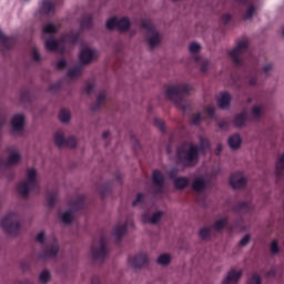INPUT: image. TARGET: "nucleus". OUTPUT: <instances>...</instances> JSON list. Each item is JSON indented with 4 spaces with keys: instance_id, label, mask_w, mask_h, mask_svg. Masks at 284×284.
Listing matches in <instances>:
<instances>
[{
    "instance_id": "1",
    "label": "nucleus",
    "mask_w": 284,
    "mask_h": 284,
    "mask_svg": "<svg viewBox=\"0 0 284 284\" xmlns=\"http://www.w3.org/2000/svg\"><path fill=\"white\" fill-rule=\"evenodd\" d=\"M207 150H210V140L205 138H200V145L191 144L187 150L181 145L176 149V163L182 168H194L199 163L201 154L205 155Z\"/></svg>"
},
{
    "instance_id": "2",
    "label": "nucleus",
    "mask_w": 284,
    "mask_h": 284,
    "mask_svg": "<svg viewBox=\"0 0 284 284\" xmlns=\"http://www.w3.org/2000/svg\"><path fill=\"white\" fill-rule=\"evenodd\" d=\"M190 90H192L190 84H175L166 89V97L170 101L175 103V105H182L183 97H187V94H190Z\"/></svg>"
},
{
    "instance_id": "3",
    "label": "nucleus",
    "mask_w": 284,
    "mask_h": 284,
    "mask_svg": "<svg viewBox=\"0 0 284 284\" xmlns=\"http://www.w3.org/2000/svg\"><path fill=\"white\" fill-rule=\"evenodd\" d=\"M27 181L20 182L18 184V192L21 196H28L30 194V190L32 192H39V182L37 181V170L29 169L27 171Z\"/></svg>"
},
{
    "instance_id": "4",
    "label": "nucleus",
    "mask_w": 284,
    "mask_h": 284,
    "mask_svg": "<svg viewBox=\"0 0 284 284\" xmlns=\"http://www.w3.org/2000/svg\"><path fill=\"white\" fill-rule=\"evenodd\" d=\"M1 227L7 234H19L21 227L19 215L17 213H8L1 221Z\"/></svg>"
},
{
    "instance_id": "5",
    "label": "nucleus",
    "mask_w": 284,
    "mask_h": 284,
    "mask_svg": "<svg viewBox=\"0 0 284 284\" xmlns=\"http://www.w3.org/2000/svg\"><path fill=\"white\" fill-rule=\"evenodd\" d=\"M248 47L250 42L247 40H242L239 41L236 47L230 51L229 57L236 68H241V65H243V54L247 52Z\"/></svg>"
},
{
    "instance_id": "6",
    "label": "nucleus",
    "mask_w": 284,
    "mask_h": 284,
    "mask_svg": "<svg viewBox=\"0 0 284 284\" xmlns=\"http://www.w3.org/2000/svg\"><path fill=\"white\" fill-rule=\"evenodd\" d=\"M91 254L94 261H105L108 256V240L105 236H101L99 240V244H92L91 246Z\"/></svg>"
},
{
    "instance_id": "7",
    "label": "nucleus",
    "mask_w": 284,
    "mask_h": 284,
    "mask_svg": "<svg viewBox=\"0 0 284 284\" xmlns=\"http://www.w3.org/2000/svg\"><path fill=\"white\" fill-rule=\"evenodd\" d=\"M141 28H143L145 31H148L149 39L148 43L150 48H156L159 43H161V38L159 37V32L154 30V27L149 20H142Z\"/></svg>"
},
{
    "instance_id": "8",
    "label": "nucleus",
    "mask_w": 284,
    "mask_h": 284,
    "mask_svg": "<svg viewBox=\"0 0 284 284\" xmlns=\"http://www.w3.org/2000/svg\"><path fill=\"white\" fill-rule=\"evenodd\" d=\"M53 139L58 148H77V138H65L61 131L55 132Z\"/></svg>"
},
{
    "instance_id": "9",
    "label": "nucleus",
    "mask_w": 284,
    "mask_h": 284,
    "mask_svg": "<svg viewBox=\"0 0 284 284\" xmlns=\"http://www.w3.org/2000/svg\"><path fill=\"white\" fill-rule=\"evenodd\" d=\"M129 265H131L133 270H141V267L148 265V254L139 253L134 256H130Z\"/></svg>"
},
{
    "instance_id": "10",
    "label": "nucleus",
    "mask_w": 284,
    "mask_h": 284,
    "mask_svg": "<svg viewBox=\"0 0 284 284\" xmlns=\"http://www.w3.org/2000/svg\"><path fill=\"white\" fill-rule=\"evenodd\" d=\"M230 185L233 190H243L247 185V179H245L241 172L233 173L230 178Z\"/></svg>"
},
{
    "instance_id": "11",
    "label": "nucleus",
    "mask_w": 284,
    "mask_h": 284,
    "mask_svg": "<svg viewBox=\"0 0 284 284\" xmlns=\"http://www.w3.org/2000/svg\"><path fill=\"white\" fill-rule=\"evenodd\" d=\"M152 182L158 187L154 191V194H163V184L165 183V176L163 175V172L154 170L152 173Z\"/></svg>"
},
{
    "instance_id": "12",
    "label": "nucleus",
    "mask_w": 284,
    "mask_h": 284,
    "mask_svg": "<svg viewBox=\"0 0 284 284\" xmlns=\"http://www.w3.org/2000/svg\"><path fill=\"white\" fill-rule=\"evenodd\" d=\"M97 57H99L97 54V50L87 48L80 52L79 59H80V62L82 63V65H88L89 63H92V61H94V59H97Z\"/></svg>"
},
{
    "instance_id": "13",
    "label": "nucleus",
    "mask_w": 284,
    "mask_h": 284,
    "mask_svg": "<svg viewBox=\"0 0 284 284\" xmlns=\"http://www.w3.org/2000/svg\"><path fill=\"white\" fill-rule=\"evenodd\" d=\"M59 254V244L57 243V239H53V243L52 245L42 251L40 254H39V258L41 261H48V258H54V256H57Z\"/></svg>"
},
{
    "instance_id": "14",
    "label": "nucleus",
    "mask_w": 284,
    "mask_h": 284,
    "mask_svg": "<svg viewBox=\"0 0 284 284\" xmlns=\"http://www.w3.org/2000/svg\"><path fill=\"white\" fill-rule=\"evenodd\" d=\"M253 210L254 205H252V202L240 201L233 206V212L235 214H251Z\"/></svg>"
},
{
    "instance_id": "15",
    "label": "nucleus",
    "mask_w": 284,
    "mask_h": 284,
    "mask_svg": "<svg viewBox=\"0 0 284 284\" xmlns=\"http://www.w3.org/2000/svg\"><path fill=\"white\" fill-rule=\"evenodd\" d=\"M243 276V271H236L232 268L226 277L223 280L222 284H236L239 281H241V277Z\"/></svg>"
},
{
    "instance_id": "16",
    "label": "nucleus",
    "mask_w": 284,
    "mask_h": 284,
    "mask_svg": "<svg viewBox=\"0 0 284 284\" xmlns=\"http://www.w3.org/2000/svg\"><path fill=\"white\" fill-rule=\"evenodd\" d=\"M11 125L14 132H21L26 125V118L23 114H16L11 120Z\"/></svg>"
},
{
    "instance_id": "17",
    "label": "nucleus",
    "mask_w": 284,
    "mask_h": 284,
    "mask_svg": "<svg viewBox=\"0 0 284 284\" xmlns=\"http://www.w3.org/2000/svg\"><path fill=\"white\" fill-rule=\"evenodd\" d=\"M21 161V155L19 153H11L8 160L0 159V168L4 165V168H10L11 165H17Z\"/></svg>"
},
{
    "instance_id": "18",
    "label": "nucleus",
    "mask_w": 284,
    "mask_h": 284,
    "mask_svg": "<svg viewBox=\"0 0 284 284\" xmlns=\"http://www.w3.org/2000/svg\"><path fill=\"white\" fill-rule=\"evenodd\" d=\"M231 101H232V95H230V93L227 92H224L217 99V105L219 108H221V110H226V108H230Z\"/></svg>"
},
{
    "instance_id": "19",
    "label": "nucleus",
    "mask_w": 284,
    "mask_h": 284,
    "mask_svg": "<svg viewBox=\"0 0 284 284\" xmlns=\"http://www.w3.org/2000/svg\"><path fill=\"white\" fill-rule=\"evenodd\" d=\"M128 232V223L124 224H118L113 229V235L116 239V241L120 243L121 239H123V235Z\"/></svg>"
},
{
    "instance_id": "20",
    "label": "nucleus",
    "mask_w": 284,
    "mask_h": 284,
    "mask_svg": "<svg viewBox=\"0 0 284 284\" xmlns=\"http://www.w3.org/2000/svg\"><path fill=\"white\" fill-rule=\"evenodd\" d=\"M162 217H163V212L160 211V212H155L151 219H150V215L143 214L142 221L143 223H152L153 225H156V223H159V221H161Z\"/></svg>"
},
{
    "instance_id": "21",
    "label": "nucleus",
    "mask_w": 284,
    "mask_h": 284,
    "mask_svg": "<svg viewBox=\"0 0 284 284\" xmlns=\"http://www.w3.org/2000/svg\"><path fill=\"white\" fill-rule=\"evenodd\" d=\"M192 190L194 192H204V190H207V183L203 178H197L192 182Z\"/></svg>"
},
{
    "instance_id": "22",
    "label": "nucleus",
    "mask_w": 284,
    "mask_h": 284,
    "mask_svg": "<svg viewBox=\"0 0 284 284\" xmlns=\"http://www.w3.org/2000/svg\"><path fill=\"white\" fill-rule=\"evenodd\" d=\"M54 1L52 0H42L41 11L44 14H54Z\"/></svg>"
},
{
    "instance_id": "23",
    "label": "nucleus",
    "mask_w": 284,
    "mask_h": 284,
    "mask_svg": "<svg viewBox=\"0 0 284 284\" xmlns=\"http://www.w3.org/2000/svg\"><path fill=\"white\" fill-rule=\"evenodd\" d=\"M72 210L79 211L85 207V195H79L74 201L70 202Z\"/></svg>"
},
{
    "instance_id": "24",
    "label": "nucleus",
    "mask_w": 284,
    "mask_h": 284,
    "mask_svg": "<svg viewBox=\"0 0 284 284\" xmlns=\"http://www.w3.org/2000/svg\"><path fill=\"white\" fill-rule=\"evenodd\" d=\"M92 14L87 13L82 16L81 22H80V28L81 30H90L92 28Z\"/></svg>"
},
{
    "instance_id": "25",
    "label": "nucleus",
    "mask_w": 284,
    "mask_h": 284,
    "mask_svg": "<svg viewBox=\"0 0 284 284\" xmlns=\"http://www.w3.org/2000/svg\"><path fill=\"white\" fill-rule=\"evenodd\" d=\"M227 143L231 150H239L242 143L241 135L239 134L231 135L227 140Z\"/></svg>"
},
{
    "instance_id": "26",
    "label": "nucleus",
    "mask_w": 284,
    "mask_h": 284,
    "mask_svg": "<svg viewBox=\"0 0 284 284\" xmlns=\"http://www.w3.org/2000/svg\"><path fill=\"white\" fill-rule=\"evenodd\" d=\"M176 190H185L190 185V180L185 176H180L173 181Z\"/></svg>"
},
{
    "instance_id": "27",
    "label": "nucleus",
    "mask_w": 284,
    "mask_h": 284,
    "mask_svg": "<svg viewBox=\"0 0 284 284\" xmlns=\"http://www.w3.org/2000/svg\"><path fill=\"white\" fill-rule=\"evenodd\" d=\"M131 23H130V19L124 17L121 19H118V30H120V32H128V30H130Z\"/></svg>"
},
{
    "instance_id": "28",
    "label": "nucleus",
    "mask_w": 284,
    "mask_h": 284,
    "mask_svg": "<svg viewBox=\"0 0 284 284\" xmlns=\"http://www.w3.org/2000/svg\"><path fill=\"white\" fill-rule=\"evenodd\" d=\"M247 123V114L246 113H239L234 118V125L235 128H243Z\"/></svg>"
},
{
    "instance_id": "29",
    "label": "nucleus",
    "mask_w": 284,
    "mask_h": 284,
    "mask_svg": "<svg viewBox=\"0 0 284 284\" xmlns=\"http://www.w3.org/2000/svg\"><path fill=\"white\" fill-rule=\"evenodd\" d=\"M45 48H47V50H49V52H54V51L59 50V41H57V39H54V37L51 36L45 41Z\"/></svg>"
},
{
    "instance_id": "30",
    "label": "nucleus",
    "mask_w": 284,
    "mask_h": 284,
    "mask_svg": "<svg viewBox=\"0 0 284 284\" xmlns=\"http://www.w3.org/2000/svg\"><path fill=\"white\" fill-rule=\"evenodd\" d=\"M102 103H105V93L102 92L98 95L97 98V102L94 104L91 105V110L93 112H99V110H101V105Z\"/></svg>"
},
{
    "instance_id": "31",
    "label": "nucleus",
    "mask_w": 284,
    "mask_h": 284,
    "mask_svg": "<svg viewBox=\"0 0 284 284\" xmlns=\"http://www.w3.org/2000/svg\"><path fill=\"white\" fill-rule=\"evenodd\" d=\"M263 110H265L264 106L254 105L251 110V114L254 119V121H261V116H263Z\"/></svg>"
},
{
    "instance_id": "32",
    "label": "nucleus",
    "mask_w": 284,
    "mask_h": 284,
    "mask_svg": "<svg viewBox=\"0 0 284 284\" xmlns=\"http://www.w3.org/2000/svg\"><path fill=\"white\" fill-rule=\"evenodd\" d=\"M57 196H59V193L57 191H51L47 193L48 207H50V210L54 207V203H57Z\"/></svg>"
},
{
    "instance_id": "33",
    "label": "nucleus",
    "mask_w": 284,
    "mask_h": 284,
    "mask_svg": "<svg viewBox=\"0 0 284 284\" xmlns=\"http://www.w3.org/2000/svg\"><path fill=\"white\" fill-rule=\"evenodd\" d=\"M227 221H229L227 217H223L215 221L213 224V230H215V232H221V230H224V227H227Z\"/></svg>"
},
{
    "instance_id": "34",
    "label": "nucleus",
    "mask_w": 284,
    "mask_h": 284,
    "mask_svg": "<svg viewBox=\"0 0 284 284\" xmlns=\"http://www.w3.org/2000/svg\"><path fill=\"white\" fill-rule=\"evenodd\" d=\"M61 221L65 225H70V223H72V221H74V214L72 213V211L64 212L61 216Z\"/></svg>"
},
{
    "instance_id": "35",
    "label": "nucleus",
    "mask_w": 284,
    "mask_h": 284,
    "mask_svg": "<svg viewBox=\"0 0 284 284\" xmlns=\"http://www.w3.org/2000/svg\"><path fill=\"white\" fill-rule=\"evenodd\" d=\"M67 77L69 79H74L77 77H81V67L77 65L71 68L68 72H67Z\"/></svg>"
},
{
    "instance_id": "36",
    "label": "nucleus",
    "mask_w": 284,
    "mask_h": 284,
    "mask_svg": "<svg viewBox=\"0 0 284 284\" xmlns=\"http://www.w3.org/2000/svg\"><path fill=\"white\" fill-rule=\"evenodd\" d=\"M59 120L61 123H69L70 122V110L62 109L59 113Z\"/></svg>"
},
{
    "instance_id": "37",
    "label": "nucleus",
    "mask_w": 284,
    "mask_h": 284,
    "mask_svg": "<svg viewBox=\"0 0 284 284\" xmlns=\"http://www.w3.org/2000/svg\"><path fill=\"white\" fill-rule=\"evenodd\" d=\"M172 257L169 254H162L158 257L159 265H170Z\"/></svg>"
},
{
    "instance_id": "38",
    "label": "nucleus",
    "mask_w": 284,
    "mask_h": 284,
    "mask_svg": "<svg viewBox=\"0 0 284 284\" xmlns=\"http://www.w3.org/2000/svg\"><path fill=\"white\" fill-rule=\"evenodd\" d=\"M42 32L44 34H57V27L52 23H48L43 27Z\"/></svg>"
},
{
    "instance_id": "39",
    "label": "nucleus",
    "mask_w": 284,
    "mask_h": 284,
    "mask_svg": "<svg viewBox=\"0 0 284 284\" xmlns=\"http://www.w3.org/2000/svg\"><path fill=\"white\" fill-rule=\"evenodd\" d=\"M212 234V231L207 227H202L199 232L200 239H202V241H206V239H210Z\"/></svg>"
},
{
    "instance_id": "40",
    "label": "nucleus",
    "mask_w": 284,
    "mask_h": 284,
    "mask_svg": "<svg viewBox=\"0 0 284 284\" xmlns=\"http://www.w3.org/2000/svg\"><path fill=\"white\" fill-rule=\"evenodd\" d=\"M118 30V18H111L106 21V30Z\"/></svg>"
},
{
    "instance_id": "41",
    "label": "nucleus",
    "mask_w": 284,
    "mask_h": 284,
    "mask_svg": "<svg viewBox=\"0 0 284 284\" xmlns=\"http://www.w3.org/2000/svg\"><path fill=\"white\" fill-rule=\"evenodd\" d=\"M263 281L261 280V275L258 273H255L251 276V278L247 280V284H262Z\"/></svg>"
},
{
    "instance_id": "42",
    "label": "nucleus",
    "mask_w": 284,
    "mask_h": 284,
    "mask_svg": "<svg viewBox=\"0 0 284 284\" xmlns=\"http://www.w3.org/2000/svg\"><path fill=\"white\" fill-rule=\"evenodd\" d=\"M270 250L272 254H278L281 252V248L278 247V241L273 240L271 242Z\"/></svg>"
},
{
    "instance_id": "43",
    "label": "nucleus",
    "mask_w": 284,
    "mask_h": 284,
    "mask_svg": "<svg viewBox=\"0 0 284 284\" xmlns=\"http://www.w3.org/2000/svg\"><path fill=\"white\" fill-rule=\"evenodd\" d=\"M64 39L69 41V43H77V41H79V33H68Z\"/></svg>"
},
{
    "instance_id": "44",
    "label": "nucleus",
    "mask_w": 284,
    "mask_h": 284,
    "mask_svg": "<svg viewBox=\"0 0 284 284\" xmlns=\"http://www.w3.org/2000/svg\"><path fill=\"white\" fill-rule=\"evenodd\" d=\"M189 50L192 54H199L201 52V44L193 42L190 44Z\"/></svg>"
},
{
    "instance_id": "45",
    "label": "nucleus",
    "mask_w": 284,
    "mask_h": 284,
    "mask_svg": "<svg viewBox=\"0 0 284 284\" xmlns=\"http://www.w3.org/2000/svg\"><path fill=\"white\" fill-rule=\"evenodd\" d=\"M154 125L160 130V132H165V122L159 118L154 120Z\"/></svg>"
},
{
    "instance_id": "46",
    "label": "nucleus",
    "mask_w": 284,
    "mask_h": 284,
    "mask_svg": "<svg viewBox=\"0 0 284 284\" xmlns=\"http://www.w3.org/2000/svg\"><path fill=\"white\" fill-rule=\"evenodd\" d=\"M20 99L24 103H30L32 101V97L30 95L29 91H22L21 94H20Z\"/></svg>"
},
{
    "instance_id": "47",
    "label": "nucleus",
    "mask_w": 284,
    "mask_h": 284,
    "mask_svg": "<svg viewBox=\"0 0 284 284\" xmlns=\"http://www.w3.org/2000/svg\"><path fill=\"white\" fill-rule=\"evenodd\" d=\"M191 121L193 125H201V121H203V116L201 115V113H195L192 115Z\"/></svg>"
},
{
    "instance_id": "48",
    "label": "nucleus",
    "mask_w": 284,
    "mask_h": 284,
    "mask_svg": "<svg viewBox=\"0 0 284 284\" xmlns=\"http://www.w3.org/2000/svg\"><path fill=\"white\" fill-rule=\"evenodd\" d=\"M204 112H206V114H209V116L211 119H214L215 114H216V109L212 105H207L204 108Z\"/></svg>"
},
{
    "instance_id": "49",
    "label": "nucleus",
    "mask_w": 284,
    "mask_h": 284,
    "mask_svg": "<svg viewBox=\"0 0 284 284\" xmlns=\"http://www.w3.org/2000/svg\"><path fill=\"white\" fill-rule=\"evenodd\" d=\"M254 12H256V7L251 6L247 8L244 19H252L254 17Z\"/></svg>"
},
{
    "instance_id": "50",
    "label": "nucleus",
    "mask_w": 284,
    "mask_h": 284,
    "mask_svg": "<svg viewBox=\"0 0 284 284\" xmlns=\"http://www.w3.org/2000/svg\"><path fill=\"white\" fill-rule=\"evenodd\" d=\"M250 241H252V235L246 234V235L240 241L241 247H246V245H250Z\"/></svg>"
},
{
    "instance_id": "51",
    "label": "nucleus",
    "mask_w": 284,
    "mask_h": 284,
    "mask_svg": "<svg viewBox=\"0 0 284 284\" xmlns=\"http://www.w3.org/2000/svg\"><path fill=\"white\" fill-rule=\"evenodd\" d=\"M39 278L41 283H48L50 281V273L48 271H43Z\"/></svg>"
},
{
    "instance_id": "52",
    "label": "nucleus",
    "mask_w": 284,
    "mask_h": 284,
    "mask_svg": "<svg viewBox=\"0 0 284 284\" xmlns=\"http://www.w3.org/2000/svg\"><path fill=\"white\" fill-rule=\"evenodd\" d=\"M168 176L169 179H171V181H174V179H178L176 176H179V169L173 168L168 172Z\"/></svg>"
},
{
    "instance_id": "53",
    "label": "nucleus",
    "mask_w": 284,
    "mask_h": 284,
    "mask_svg": "<svg viewBox=\"0 0 284 284\" xmlns=\"http://www.w3.org/2000/svg\"><path fill=\"white\" fill-rule=\"evenodd\" d=\"M144 196L145 195L143 193H138L136 199L132 203L133 207L139 205V203H143Z\"/></svg>"
},
{
    "instance_id": "54",
    "label": "nucleus",
    "mask_w": 284,
    "mask_h": 284,
    "mask_svg": "<svg viewBox=\"0 0 284 284\" xmlns=\"http://www.w3.org/2000/svg\"><path fill=\"white\" fill-rule=\"evenodd\" d=\"M237 227L239 230H243V226L241 225V219L236 220L234 225H231L227 227L229 232H233V230Z\"/></svg>"
},
{
    "instance_id": "55",
    "label": "nucleus",
    "mask_w": 284,
    "mask_h": 284,
    "mask_svg": "<svg viewBox=\"0 0 284 284\" xmlns=\"http://www.w3.org/2000/svg\"><path fill=\"white\" fill-rule=\"evenodd\" d=\"M32 57H33V60L37 61V63L41 61V54L39 53V50L37 48L33 49Z\"/></svg>"
},
{
    "instance_id": "56",
    "label": "nucleus",
    "mask_w": 284,
    "mask_h": 284,
    "mask_svg": "<svg viewBox=\"0 0 284 284\" xmlns=\"http://www.w3.org/2000/svg\"><path fill=\"white\" fill-rule=\"evenodd\" d=\"M36 241H38V243H41L43 245V243H45V233L44 232H40L37 235Z\"/></svg>"
},
{
    "instance_id": "57",
    "label": "nucleus",
    "mask_w": 284,
    "mask_h": 284,
    "mask_svg": "<svg viewBox=\"0 0 284 284\" xmlns=\"http://www.w3.org/2000/svg\"><path fill=\"white\" fill-rule=\"evenodd\" d=\"M65 68H68V62L65 60H60L57 63V69L58 70H65Z\"/></svg>"
},
{
    "instance_id": "58",
    "label": "nucleus",
    "mask_w": 284,
    "mask_h": 284,
    "mask_svg": "<svg viewBox=\"0 0 284 284\" xmlns=\"http://www.w3.org/2000/svg\"><path fill=\"white\" fill-rule=\"evenodd\" d=\"M276 276V268L272 267L268 272H266L265 277L266 278H274Z\"/></svg>"
},
{
    "instance_id": "59",
    "label": "nucleus",
    "mask_w": 284,
    "mask_h": 284,
    "mask_svg": "<svg viewBox=\"0 0 284 284\" xmlns=\"http://www.w3.org/2000/svg\"><path fill=\"white\" fill-rule=\"evenodd\" d=\"M222 21L225 26H227V23H230V21H232V16L230 13H224L222 16Z\"/></svg>"
},
{
    "instance_id": "60",
    "label": "nucleus",
    "mask_w": 284,
    "mask_h": 284,
    "mask_svg": "<svg viewBox=\"0 0 284 284\" xmlns=\"http://www.w3.org/2000/svg\"><path fill=\"white\" fill-rule=\"evenodd\" d=\"M273 68H274V64H272V63H268V64L264 65L263 73L264 74H270V72H272Z\"/></svg>"
},
{
    "instance_id": "61",
    "label": "nucleus",
    "mask_w": 284,
    "mask_h": 284,
    "mask_svg": "<svg viewBox=\"0 0 284 284\" xmlns=\"http://www.w3.org/2000/svg\"><path fill=\"white\" fill-rule=\"evenodd\" d=\"M217 125H219L220 130H227V128H229L227 121H225V120H221Z\"/></svg>"
},
{
    "instance_id": "62",
    "label": "nucleus",
    "mask_w": 284,
    "mask_h": 284,
    "mask_svg": "<svg viewBox=\"0 0 284 284\" xmlns=\"http://www.w3.org/2000/svg\"><path fill=\"white\" fill-rule=\"evenodd\" d=\"M210 68V61L205 60L201 65V72H207V69Z\"/></svg>"
},
{
    "instance_id": "63",
    "label": "nucleus",
    "mask_w": 284,
    "mask_h": 284,
    "mask_svg": "<svg viewBox=\"0 0 284 284\" xmlns=\"http://www.w3.org/2000/svg\"><path fill=\"white\" fill-rule=\"evenodd\" d=\"M91 284H101V278L98 275L91 277Z\"/></svg>"
},
{
    "instance_id": "64",
    "label": "nucleus",
    "mask_w": 284,
    "mask_h": 284,
    "mask_svg": "<svg viewBox=\"0 0 284 284\" xmlns=\"http://www.w3.org/2000/svg\"><path fill=\"white\" fill-rule=\"evenodd\" d=\"M256 81H257L256 75L251 77L250 80H248V84H250V85H256Z\"/></svg>"
}]
</instances>
